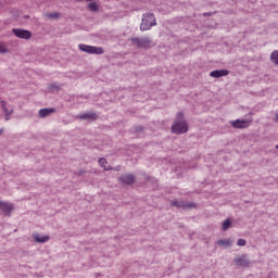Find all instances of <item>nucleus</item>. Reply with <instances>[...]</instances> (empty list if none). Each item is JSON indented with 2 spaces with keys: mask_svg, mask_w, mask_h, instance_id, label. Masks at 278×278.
Wrapping results in <instances>:
<instances>
[{
  "mask_svg": "<svg viewBox=\"0 0 278 278\" xmlns=\"http://www.w3.org/2000/svg\"><path fill=\"white\" fill-rule=\"evenodd\" d=\"M237 245H238V247H247V240H244V239H239V240L237 241Z\"/></svg>",
  "mask_w": 278,
  "mask_h": 278,
  "instance_id": "nucleus-21",
  "label": "nucleus"
},
{
  "mask_svg": "<svg viewBox=\"0 0 278 278\" xmlns=\"http://www.w3.org/2000/svg\"><path fill=\"white\" fill-rule=\"evenodd\" d=\"M270 60L271 62H274V64H278V50H275L274 52H271Z\"/></svg>",
  "mask_w": 278,
  "mask_h": 278,
  "instance_id": "nucleus-18",
  "label": "nucleus"
},
{
  "mask_svg": "<svg viewBox=\"0 0 278 278\" xmlns=\"http://www.w3.org/2000/svg\"><path fill=\"white\" fill-rule=\"evenodd\" d=\"M13 34L16 38H22L23 40H29L31 38V33L25 29L13 28Z\"/></svg>",
  "mask_w": 278,
  "mask_h": 278,
  "instance_id": "nucleus-6",
  "label": "nucleus"
},
{
  "mask_svg": "<svg viewBox=\"0 0 278 278\" xmlns=\"http://www.w3.org/2000/svg\"><path fill=\"white\" fill-rule=\"evenodd\" d=\"M217 244H219V247H231V240L220 239L217 241Z\"/></svg>",
  "mask_w": 278,
  "mask_h": 278,
  "instance_id": "nucleus-16",
  "label": "nucleus"
},
{
  "mask_svg": "<svg viewBox=\"0 0 278 278\" xmlns=\"http://www.w3.org/2000/svg\"><path fill=\"white\" fill-rule=\"evenodd\" d=\"M212 13H203V16H211Z\"/></svg>",
  "mask_w": 278,
  "mask_h": 278,
  "instance_id": "nucleus-24",
  "label": "nucleus"
},
{
  "mask_svg": "<svg viewBox=\"0 0 278 278\" xmlns=\"http://www.w3.org/2000/svg\"><path fill=\"white\" fill-rule=\"evenodd\" d=\"M235 264L237 266L247 267V266H249V260H245L244 256H241V257H238L235 260Z\"/></svg>",
  "mask_w": 278,
  "mask_h": 278,
  "instance_id": "nucleus-13",
  "label": "nucleus"
},
{
  "mask_svg": "<svg viewBox=\"0 0 278 278\" xmlns=\"http://www.w3.org/2000/svg\"><path fill=\"white\" fill-rule=\"evenodd\" d=\"M230 227H231V220L230 219L224 220L222 226L223 231H227V229H229Z\"/></svg>",
  "mask_w": 278,
  "mask_h": 278,
  "instance_id": "nucleus-19",
  "label": "nucleus"
},
{
  "mask_svg": "<svg viewBox=\"0 0 278 278\" xmlns=\"http://www.w3.org/2000/svg\"><path fill=\"white\" fill-rule=\"evenodd\" d=\"M231 127L235 129H247L250 127L251 121L250 119H235L230 122Z\"/></svg>",
  "mask_w": 278,
  "mask_h": 278,
  "instance_id": "nucleus-5",
  "label": "nucleus"
},
{
  "mask_svg": "<svg viewBox=\"0 0 278 278\" xmlns=\"http://www.w3.org/2000/svg\"><path fill=\"white\" fill-rule=\"evenodd\" d=\"M86 1H92V0H86Z\"/></svg>",
  "mask_w": 278,
  "mask_h": 278,
  "instance_id": "nucleus-27",
  "label": "nucleus"
},
{
  "mask_svg": "<svg viewBox=\"0 0 278 278\" xmlns=\"http://www.w3.org/2000/svg\"><path fill=\"white\" fill-rule=\"evenodd\" d=\"M0 134H3V128L0 129Z\"/></svg>",
  "mask_w": 278,
  "mask_h": 278,
  "instance_id": "nucleus-26",
  "label": "nucleus"
},
{
  "mask_svg": "<svg viewBox=\"0 0 278 278\" xmlns=\"http://www.w3.org/2000/svg\"><path fill=\"white\" fill-rule=\"evenodd\" d=\"M131 42L134 45H137L140 49H149L151 47V39L149 37H143V38H132Z\"/></svg>",
  "mask_w": 278,
  "mask_h": 278,
  "instance_id": "nucleus-4",
  "label": "nucleus"
},
{
  "mask_svg": "<svg viewBox=\"0 0 278 278\" xmlns=\"http://www.w3.org/2000/svg\"><path fill=\"white\" fill-rule=\"evenodd\" d=\"M275 122L278 123V114H276Z\"/></svg>",
  "mask_w": 278,
  "mask_h": 278,
  "instance_id": "nucleus-25",
  "label": "nucleus"
},
{
  "mask_svg": "<svg viewBox=\"0 0 278 278\" xmlns=\"http://www.w3.org/2000/svg\"><path fill=\"white\" fill-rule=\"evenodd\" d=\"M173 134H186L188 132V123L184 121V113L179 112L177 114L176 121L172 126Z\"/></svg>",
  "mask_w": 278,
  "mask_h": 278,
  "instance_id": "nucleus-1",
  "label": "nucleus"
},
{
  "mask_svg": "<svg viewBox=\"0 0 278 278\" xmlns=\"http://www.w3.org/2000/svg\"><path fill=\"white\" fill-rule=\"evenodd\" d=\"M0 210L4 216H10V214H12V210H14V204L0 201Z\"/></svg>",
  "mask_w": 278,
  "mask_h": 278,
  "instance_id": "nucleus-7",
  "label": "nucleus"
},
{
  "mask_svg": "<svg viewBox=\"0 0 278 278\" xmlns=\"http://www.w3.org/2000/svg\"><path fill=\"white\" fill-rule=\"evenodd\" d=\"M88 10L90 12H99V5L97 4V2H91L88 4Z\"/></svg>",
  "mask_w": 278,
  "mask_h": 278,
  "instance_id": "nucleus-17",
  "label": "nucleus"
},
{
  "mask_svg": "<svg viewBox=\"0 0 278 278\" xmlns=\"http://www.w3.org/2000/svg\"><path fill=\"white\" fill-rule=\"evenodd\" d=\"M155 25H157V22L155 21V15H153V13L143 14L140 25L141 31H149V29L155 27Z\"/></svg>",
  "mask_w": 278,
  "mask_h": 278,
  "instance_id": "nucleus-2",
  "label": "nucleus"
},
{
  "mask_svg": "<svg viewBox=\"0 0 278 278\" xmlns=\"http://www.w3.org/2000/svg\"><path fill=\"white\" fill-rule=\"evenodd\" d=\"M0 53H8V48L0 43Z\"/></svg>",
  "mask_w": 278,
  "mask_h": 278,
  "instance_id": "nucleus-23",
  "label": "nucleus"
},
{
  "mask_svg": "<svg viewBox=\"0 0 278 278\" xmlns=\"http://www.w3.org/2000/svg\"><path fill=\"white\" fill-rule=\"evenodd\" d=\"M172 205H174L175 207H182V210H190L191 207H194V204H186L184 203V201H173Z\"/></svg>",
  "mask_w": 278,
  "mask_h": 278,
  "instance_id": "nucleus-10",
  "label": "nucleus"
},
{
  "mask_svg": "<svg viewBox=\"0 0 278 278\" xmlns=\"http://www.w3.org/2000/svg\"><path fill=\"white\" fill-rule=\"evenodd\" d=\"M34 240H35V242H39V243L43 244L45 242H49V236L35 235Z\"/></svg>",
  "mask_w": 278,
  "mask_h": 278,
  "instance_id": "nucleus-14",
  "label": "nucleus"
},
{
  "mask_svg": "<svg viewBox=\"0 0 278 278\" xmlns=\"http://www.w3.org/2000/svg\"><path fill=\"white\" fill-rule=\"evenodd\" d=\"M53 112H55V109H53V108L40 109L39 116H40V118H47V116H49V114H53Z\"/></svg>",
  "mask_w": 278,
  "mask_h": 278,
  "instance_id": "nucleus-11",
  "label": "nucleus"
},
{
  "mask_svg": "<svg viewBox=\"0 0 278 278\" xmlns=\"http://www.w3.org/2000/svg\"><path fill=\"white\" fill-rule=\"evenodd\" d=\"M83 121H94L97 119V114L94 113H84L78 116Z\"/></svg>",
  "mask_w": 278,
  "mask_h": 278,
  "instance_id": "nucleus-12",
  "label": "nucleus"
},
{
  "mask_svg": "<svg viewBox=\"0 0 278 278\" xmlns=\"http://www.w3.org/2000/svg\"><path fill=\"white\" fill-rule=\"evenodd\" d=\"M99 165L104 168V170H110V167L105 166V164H108V160L105 159H99Z\"/></svg>",
  "mask_w": 278,
  "mask_h": 278,
  "instance_id": "nucleus-20",
  "label": "nucleus"
},
{
  "mask_svg": "<svg viewBox=\"0 0 278 278\" xmlns=\"http://www.w3.org/2000/svg\"><path fill=\"white\" fill-rule=\"evenodd\" d=\"M49 18H60V13L55 12V13H50L48 14Z\"/></svg>",
  "mask_w": 278,
  "mask_h": 278,
  "instance_id": "nucleus-22",
  "label": "nucleus"
},
{
  "mask_svg": "<svg viewBox=\"0 0 278 278\" xmlns=\"http://www.w3.org/2000/svg\"><path fill=\"white\" fill-rule=\"evenodd\" d=\"M78 49L80 51H84L85 53H90L93 55H103V48H101V47H94V46L79 43Z\"/></svg>",
  "mask_w": 278,
  "mask_h": 278,
  "instance_id": "nucleus-3",
  "label": "nucleus"
},
{
  "mask_svg": "<svg viewBox=\"0 0 278 278\" xmlns=\"http://www.w3.org/2000/svg\"><path fill=\"white\" fill-rule=\"evenodd\" d=\"M119 181H122V184H126L127 186H131V184H134V181H136V178L134 177V175L128 174V175H124L119 178Z\"/></svg>",
  "mask_w": 278,
  "mask_h": 278,
  "instance_id": "nucleus-9",
  "label": "nucleus"
},
{
  "mask_svg": "<svg viewBox=\"0 0 278 278\" xmlns=\"http://www.w3.org/2000/svg\"><path fill=\"white\" fill-rule=\"evenodd\" d=\"M227 75H229V71L227 70H214L210 73V77H214L215 79L227 77Z\"/></svg>",
  "mask_w": 278,
  "mask_h": 278,
  "instance_id": "nucleus-8",
  "label": "nucleus"
},
{
  "mask_svg": "<svg viewBox=\"0 0 278 278\" xmlns=\"http://www.w3.org/2000/svg\"><path fill=\"white\" fill-rule=\"evenodd\" d=\"M2 109L5 113V121H10V116H12V109H8V106H5V101L1 102Z\"/></svg>",
  "mask_w": 278,
  "mask_h": 278,
  "instance_id": "nucleus-15",
  "label": "nucleus"
}]
</instances>
